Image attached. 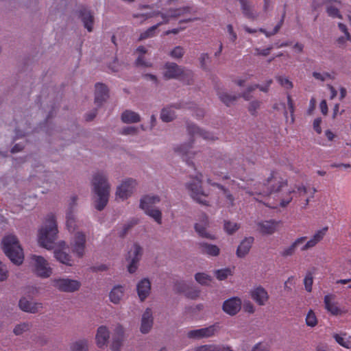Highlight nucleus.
Segmentation results:
<instances>
[{"label": "nucleus", "instance_id": "nucleus-1", "mask_svg": "<svg viewBox=\"0 0 351 351\" xmlns=\"http://www.w3.org/2000/svg\"><path fill=\"white\" fill-rule=\"evenodd\" d=\"M316 192L315 188L304 186L297 187V190L288 188V182L279 173L273 171L267 178L266 183H258L254 191L249 192L251 195H257L254 199L263 202L269 208H276L278 204L281 207L287 206L293 199L298 198L302 208H305Z\"/></svg>", "mask_w": 351, "mask_h": 351}, {"label": "nucleus", "instance_id": "nucleus-2", "mask_svg": "<svg viewBox=\"0 0 351 351\" xmlns=\"http://www.w3.org/2000/svg\"><path fill=\"white\" fill-rule=\"evenodd\" d=\"M195 12L192 7L186 6L179 9L169 10L167 13H162L159 11H154L142 14H134L133 15L134 18H141L143 21H145L149 18H152L158 15H160L163 20L162 22L158 23L156 25L152 26L145 32L141 33L139 36V40H142L153 36L157 28L162 23H167L170 19H176L180 16H187L188 15H191Z\"/></svg>", "mask_w": 351, "mask_h": 351}, {"label": "nucleus", "instance_id": "nucleus-3", "mask_svg": "<svg viewBox=\"0 0 351 351\" xmlns=\"http://www.w3.org/2000/svg\"><path fill=\"white\" fill-rule=\"evenodd\" d=\"M92 183L94 193L97 196L95 205V208L102 210L108 202L110 193V185L107 178L104 173L98 172L93 176Z\"/></svg>", "mask_w": 351, "mask_h": 351}, {"label": "nucleus", "instance_id": "nucleus-4", "mask_svg": "<svg viewBox=\"0 0 351 351\" xmlns=\"http://www.w3.org/2000/svg\"><path fill=\"white\" fill-rule=\"evenodd\" d=\"M58 226L53 214L47 216L45 225L40 229L38 234V243L46 248L51 249L56 239Z\"/></svg>", "mask_w": 351, "mask_h": 351}, {"label": "nucleus", "instance_id": "nucleus-5", "mask_svg": "<svg viewBox=\"0 0 351 351\" xmlns=\"http://www.w3.org/2000/svg\"><path fill=\"white\" fill-rule=\"evenodd\" d=\"M2 245L5 254L13 263L18 265L22 264L24 254L16 236H5L2 240Z\"/></svg>", "mask_w": 351, "mask_h": 351}, {"label": "nucleus", "instance_id": "nucleus-6", "mask_svg": "<svg viewBox=\"0 0 351 351\" xmlns=\"http://www.w3.org/2000/svg\"><path fill=\"white\" fill-rule=\"evenodd\" d=\"M160 202L157 195H145L141 199L140 206L145 213L152 217L158 223H162V213L154 205Z\"/></svg>", "mask_w": 351, "mask_h": 351}, {"label": "nucleus", "instance_id": "nucleus-7", "mask_svg": "<svg viewBox=\"0 0 351 351\" xmlns=\"http://www.w3.org/2000/svg\"><path fill=\"white\" fill-rule=\"evenodd\" d=\"M202 173L197 175L192 182L187 184V189L191 191V196L195 201L203 205H208L205 199L207 195L202 188Z\"/></svg>", "mask_w": 351, "mask_h": 351}, {"label": "nucleus", "instance_id": "nucleus-8", "mask_svg": "<svg viewBox=\"0 0 351 351\" xmlns=\"http://www.w3.org/2000/svg\"><path fill=\"white\" fill-rule=\"evenodd\" d=\"M165 77L167 79L179 78L183 80L184 76L191 77L193 73L190 70H185L177 64L168 62L165 64Z\"/></svg>", "mask_w": 351, "mask_h": 351}, {"label": "nucleus", "instance_id": "nucleus-9", "mask_svg": "<svg viewBox=\"0 0 351 351\" xmlns=\"http://www.w3.org/2000/svg\"><path fill=\"white\" fill-rule=\"evenodd\" d=\"M31 258L34 261L35 273L41 278H48L52 274V269L48 262L43 256L32 255Z\"/></svg>", "mask_w": 351, "mask_h": 351}, {"label": "nucleus", "instance_id": "nucleus-10", "mask_svg": "<svg viewBox=\"0 0 351 351\" xmlns=\"http://www.w3.org/2000/svg\"><path fill=\"white\" fill-rule=\"evenodd\" d=\"M335 299L336 295L335 294L326 295L324 298L325 309L332 315L335 316L346 314L348 311L345 308L339 307Z\"/></svg>", "mask_w": 351, "mask_h": 351}, {"label": "nucleus", "instance_id": "nucleus-11", "mask_svg": "<svg viewBox=\"0 0 351 351\" xmlns=\"http://www.w3.org/2000/svg\"><path fill=\"white\" fill-rule=\"evenodd\" d=\"M234 161H228V158L226 156H224L222 158H219L217 160L214 169V174L221 177L223 179H228L229 176L227 175V173L223 171L224 169H231L232 167L234 169Z\"/></svg>", "mask_w": 351, "mask_h": 351}, {"label": "nucleus", "instance_id": "nucleus-12", "mask_svg": "<svg viewBox=\"0 0 351 351\" xmlns=\"http://www.w3.org/2000/svg\"><path fill=\"white\" fill-rule=\"evenodd\" d=\"M53 285L61 291L73 292L80 287V282L69 278H60L53 281Z\"/></svg>", "mask_w": 351, "mask_h": 351}, {"label": "nucleus", "instance_id": "nucleus-13", "mask_svg": "<svg viewBox=\"0 0 351 351\" xmlns=\"http://www.w3.org/2000/svg\"><path fill=\"white\" fill-rule=\"evenodd\" d=\"M333 3H337L338 4H341V1L339 0H313V4L315 8H316L317 6H319L320 4H326V12L328 16L335 19H342V15L339 11V9L332 4Z\"/></svg>", "mask_w": 351, "mask_h": 351}, {"label": "nucleus", "instance_id": "nucleus-14", "mask_svg": "<svg viewBox=\"0 0 351 351\" xmlns=\"http://www.w3.org/2000/svg\"><path fill=\"white\" fill-rule=\"evenodd\" d=\"M136 184V180L132 178L125 180L117 187V196L122 199H127L132 193Z\"/></svg>", "mask_w": 351, "mask_h": 351}, {"label": "nucleus", "instance_id": "nucleus-15", "mask_svg": "<svg viewBox=\"0 0 351 351\" xmlns=\"http://www.w3.org/2000/svg\"><path fill=\"white\" fill-rule=\"evenodd\" d=\"M241 308V300L237 297H233L226 300L223 304V310L230 315H236Z\"/></svg>", "mask_w": 351, "mask_h": 351}, {"label": "nucleus", "instance_id": "nucleus-16", "mask_svg": "<svg viewBox=\"0 0 351 351\" xmlns=\"http://www.w3.org/2000/svg\"><path fill=\"white\" fill-rule=\"evenodd\" d=\"M216 331L215 326H210L200 329L191 330L188 332L187 337L190 339H202L213 336Z\"/></svg>", "mask_w": 351, "mask_h": 351}, {"label": "nucleus", "instance_id": "nucleus-17", "mask_svg": "<svg viewBox=\"0 0 351 351\" xmlns=\"http://www.w3.org/2000/svg\"><path fill=\"white\" fill-rule=\"evenodd\" d=\"M132 253L133 257L131 259V262L128 265V270L130 274H133L136 271L137 269V263L140 260V258L142 254V248L141 247L135 243L133 246V251H130L128 252L129 254V258H131Z\"/></svg>", "mask_w": 351, "mask_h": 351}, {"label": "nucleus", "instance_id": "nucleus-18", "mask_svg": "<svg viewBox=\"0 0 351 351\" xmlns=\"http://www.w3.org/2000/svg\"><path fill=\"white\" fill-rule=\"evenodd\" d=\"M250 294L252 298L261 306L264 305L269 299L267 291L261 286L254 287Z\"/></svg>", "mask_w": 351, "mask_h": 351}, {"label": "nucleus", "instance_id": "nucleus-19", "mask_svg": "<svg viewBox=\"0 0 351 351\" xmlns=\"http://www.w3.org/2000/svg\"><path fill=\"white\" fill-rule=\"evenodd\" d=\"M187 130L191 136L195 138L193 141H197L198 137H202L205 140H215V137L210 132L203 130L199 128L194 124H189L187 126Z\"/></svg>", "mask_w": 351, "mask_h": 351}, {"label": "nucleus", "instance_id": "nucleus-20", "mask_svg": "<svg viewBox=\"0 0 351 351\" xmlns=\"http://www.w3.org/2000/svg\"><path fill=\"white\" fill-rule=\"evenodd\" d=\"M327 230L328 227H324L322 229L317 230L313 234L312 238L301 247V250L306 251L310 248L315 247L319 242H320L323 239Z\"/></svg>", "mask_w": 351, "mask_h": 351}, {"label": "nucleus", "instance_id": "nucleus-21", "mask_svg": "<svg viewBox=\"0 0 351 351\" xmlns=\"http://www.w3.org/2000/svg\"><path fill=\"white\" fill-rule=\"evenodd\" d=\"M86 236L82 232H78L75 235V243L73 246V252L78 257H82L84 254Z\"/></svg>", "mask_w": 351, "mask_h": 351}, {"label": "nucleus", "instance_id": "nucleus-22", "mask_svg": "<svg viewBox=\"0 0 351 351\" xmlns=\"http://www.w3.org/2000/svg\"><path fill=\"white\" fill-rule=\"evenodd\" d=\"M175 289L179 293H184V295L191 299H195L199 296V291L191 287L183 282H178L175 285Z\"/></svg>", "mask_w": 351, "mask_h": 351}, {"label": "nucleus", "instance_id": "nucleus-23", "mask_svg": "<svg viewBox=\"0 0 351 351\" xmlns=\"http://www.w3.org/2000/svg\"><path fill=\"white\" fill-rule=\"evenodd\" d=\"M208 217L205 214H203L202 216V221L200 223H197L195 225V231L200 237L213 240L215 239V236L206 232V227L208 226Z\"/></svg>", "mask_w": 351, "mask_h": 351}, {"label": "nucleus", "instance_id": "nucleus-24", "mask_svg": "<svg viewBox=\"0 0 351 351\" xmlns=\"http://www.w3.org/2000/svg\"><path fill=\"white\" fill-rule=\"evenodd\" d=\"M108 90L105 84L102 83H97L95 84V103L97 106L101 105V104L108 98Z\"/></svg>", "mask_w": 351, "mask_h": 351}, {"label": "nucleus", "instance_id": "nucleus-25", "mask_svg": "<svg viewBox=\"0 0 351 351\" xmlns=\"http://www.w3.org/2000/svg\"><path fill=\"white\" fill-rule=\"evenodd\" d=\"M79 15L85 28H86L88 32H92L94 19L90 11L87 10L85 7H82L79 10Z\"/></svg>", "mask_w": 351, "mask_h": 351}, {"label": "nucleus", "instance_id": "nucleus-26", "mask_svg": "<svg viewBox=\"0 0 351 351\" xmlns=\"http://www.w3.org/2000/svg\"><path fill=\"white\" fill-rule=\"evenodd\" d=\"M153 324L152 312L150 308H147L142 316L141 331L142 333H147Z\"/></svg>", "mask_w": 351, "mask_h": 351}, {"label": "nucleus", "instance_id": "nucleus-27", "mask_svg": "<svg viewBox=\"0 0 351 351\" xmlns=\"http://www.w3.org/2000/svg\"><path fill=\"white\" fill-rule=\"evenodd\" d=\"M19 306L22 311L31 313H37L42 308L41 303H32L25 298L19 300Z\"/></svg>", "mask_w": 351, "mask_h": 351}, {"label": "nucleus", "instance_id": "nucleus-28", "mask_svg": "<svg viewBox=\"0 0 351 351\" xmlns=\"http://www.w3.org/2000/svg\"><path fill=\"white\" fill-rule=\"evenodd\" d=\"M278 223L274 220L260 222L258 224V230L263 234H271L276 230Z\"/></svg>", "mask_w": 351, "mask_h": 351}, {"label": "nucleus", "instance_id": "nucleus-29", "mask_svg": "<svg viewBox=\"0 0 351 351\" xmlns=\"http://www.w3.org/2000/svg\"><path fill=\"white\" fill-rule=\"evenodd\" d=\"M136 289L139 298L143 301L149 293L151 283L149 280L145 278L138 283Z\"/></svg>", "mask_w": 351, "mask_h": 351}, {"label": "nucleus", "instance_id": "nucleus-30", "mask_svg": "<svg viewBox=\"0 0 351 351\" xmlns=\"http://www.w3.org/2000/svg\"><path fill=\"white\" fill-rule=\"evenodd\" d=\"M241 3V10L243 15L250 20H254L257 14L254 12V9L248 0H238Z\"/></svg>", "mask_w": 351, "mask_h": 351}, {"label": "nucleus", "instance_id": "nucleus-31", "mask_svg": "<svg viewBox=\"0 0 351 351\" xmlns=\"http://www.w3.org/2000/svg\"><path fill=\"white\" fill-rule=\"evenodd\" d=\"M190 148H191V145L189 143L181 145L180 146L175 148V152L180 154L182 157L183 160H185L189 165L191 163V158L193 157L191 155L193 156L195 154L189 151Z\"/></svg>", "mask_w": 351, "mask_h": 351}, {"label": "nucleus", "instance_id": "nucleus-32", "mask_svg": "<svg viewBox=\"0 0 351 351\" xmlns=\"http://www.w3.org/2000/svg\"><path fill=\"white\" fill-rule=\"evenodd\" d=\"M253 241V237L245 238L243 240L237 248V255L239 257L245 256L249 252Z\"/></svg>", "mask_w": 351, "mask_h": 351}, {"label": "nucleus", "instance_id": "nucleus-33", "mask_svg": "<svg viewBox=\"0 0 351 351\" xmlns=\"http://www.w3.org/2000/svg\"><path fill=\"white\" fill-rule=\"evenodd\" d=\"M109 338V332L106 326H100L97 329L96 335L97 344L99 348L106 345Z\"/></svg>", "mask_w": 351, "mask_h": 351}, {"label": "nucleus", "instance_id": "nucleus-34", "mask_svg": "<svg viewBox=\"0 0 351 351\" xmlns=\"http://www.w3.org/2000/svg\"><path fill=\"white\" fill-rule=\"evenodd\" d=\"M306 239H307L306 237H299L297 239H295V241L293 242L290 246L285 248L281 252L282 256H289L293 255L295 253L297 247L299 245L303 244L306 241Z\"/></svg>", "mask_w": 351, "mask_h": 351}, {"label": "nucleus", "instance_id": "nucleus-35", "mask_svg": "<svg viewBox=\"0 0 351 351\" xmlns=\"http://www.w3.org/2000/svg\"><path fill=\"white\" fill-rule=\"evenodd\" d=\"M123 335V328L121 326H118L116 328V335L113 337L111 344V349L113 351H119L122 344V338Z\"/></svg>", "mask_w": 351, "mask_h": 351}, {"label": "nucleus", "instance_id": "nucleus-36", "mask_svg": "<svg viewBox=\"0 0 351 351\" xmlns=\"http://www.w3.org/2000/svg\"><path fill=\"white\" fill-rule=\"evenodd\" d=\"M271 84H272V80H269L267 81L266 86H259L258 84H254L253 86H251L248 87L247 89L246 90V91H245L243 93L242 97L245 100H250L252 97L250 94L252 91H254L255 89L258 88L261 91L266 93L268 91L269 87L270 86V85Z\"/></svg>", "mask_w": 351, "mask_h": 351}, {"label": "nucleus", "instance_id": "nucleus-37", "mask_svg": "<svg viewBox=\"0 0 351 351\" xmlns=\"http://www.w3.org/2000/svg\"><path fill=\"white\" fill-rule=\"evenodd\" d=\"M332 337L336 342L341 346L347 349L351 348V336L347 335L346 333L341 335L335 333Z\"/></svg>", "mask_w": 351, "mask_h": 351}, {"label": "nucleus", "instance_id": "nucleus-38", "mask_svg": "<svg viewBox=\"0 0 351 351\" xmlns=\"http://www.w3.org/2000/svg\"><path fill=\"white\" fill-rule=\"evenodd\" d=\"M199 247L203 254L213 256H216L219 254V248L215 245L201 243H199Z\"/></svg>", "mask_w": 351, "mask_h": 351}, {"label": "nucleus", "instance_id": "nucleus-39", "mask_svg": "<svg viewBox=\"0 0 351 351\" xmlns=\"http://www.w3.org/2000/svg\"><path fill=\"white\" fill-rule=\"evenodd\" d=\"M140 119L139 114L132 110H125L121 114V120L124 123H137Z\"/></svg>", "mask_w": 351, "mask_h": 351}, {"label": "nucleus", "instance_id": "nucleus-40", "mask_svg": "<svg viewBox=\"0 0 351 351\" xmlns=\"http://www.w3.org/2000/svg\"><path fill=\"white\" fill-rule=\"evenodd\" d=\"M123 294V288L121 286L114 287L110 293V301L114 304H118Z\"/></svg>", "mask_w": 351, "mask_h": 351}, {"label": "nucleus", "instance_id": "nucleus-41", "mask_svg": "<svg viewBox=\"0 0 351 351\" xmlns=\"http://www.w3.org/2000/svg\"><path fill=\"white\" fill-rule=\"evenodd\" d=\"M54 256L60 263L67 265H71V256L66 252L60 250H55Z\"/></svg>", "mask_w": 351, "mask_h": 351}, {"label": "nucleus", "instance_id": "nucleus-42", "mask_svg": "<svg viewBox=\"0 0 351 351\" xmlns=\"http://www.w3.org/2000/svg\"><path fill=\"white\" fill-rule=\"evenodd\" d=\"M175 117L174 111L170 108H165L162 110L160 118L164 122H170Z\"/></svg>", "mask_w": 351, "mask_h": 351}, {"label": "nucleus", "instance_id": "nucleus-43", "mask_svg": "<svg viewBox=\"0 0 351 351\" xmlns=\"http://www.w3.org/2000/svg\"><path fill=\"white\" fill-rule=\"evenodd\" d=\"M195 280L201 285H208L211 280V277L205 273H197L195 276Z\"/></svg>", "mask_w": 351, "mask_h": 351}, {"label": "nucleus", "instance_id": "nucleus-44", "mask_svg": "<svg viewBox=\"0 0 351 351\" xmlns=\"http://www.w3.org/2000/svg\"><path fill=\"white\" fill-rule=\"evenodd\" d=\"M216 278L219 280H223L228 276L232 275V271L230 268L218 269L215 271Z\"/></svg>", "mask_w": 351, "mask_h": 351}, {"label": "nucleus", "instance_id": "nucleus-45", "mask_svg": "<svg viewBox=\"0 0 351 351\" xmlns=\"http://www.w3.org/2000/svg\"><path fill=\"white\" fill-rule=\"evenodd\" d=\"M285 11H284L283 14H282V18L280 19V21L278 22V23L274 27V29H273V32H271V33H269L267 32L265 29H263V28H260L258 29L259 32L265 34L266 35V36L269 37L271 35H274L276 34V33L278 32V31L280 30V27H282V24H283V22H284V19H285Z\"/></svg>", "mask_w": 351, "mask_h": 351}, {"label": "nucleus", "instance_id": "nucleus-46", "mask_svg": "<svg viewBox=\"0 0 351 351\" xmlns=\"http://www.w3.org/2000/svg\"><path fill=\"white\" fill-rule=\"evenodd\" d=\"M285 11H284L283 14H282V18L280 19V21L278 22V23L274 27V29H273V32H271V33H269L267 32L265 29H263V28H260L258 29L259 32L265 34L266 35V36L269 37L271 35H274L276 34V33L278 32V31L280 30V27H282V24H283V22H284V19H285Z\"/></svg>", "mask_w": 351, "mask_h": 351}, {"label": "nucleus", "instance_id": "nucleus-47", "mask_svg": "<svg viewBox=\"0 0 351 351\" xmlns=\"http://www.w3.org/2000/svg\"><path fill=\"white\" fill-rule=\"evenodd\" d=\"M219 97L220 100L227 106L232 105L237 99L236 96H231L226 93H219Z\"/></svg>", "mask_w": 351, "mask_h": 351}, {"label": "nucleus", "instance_id": "nucleus-48", "mask_svg": "<svg viewBox=\"0 0 351 351\" xmlns=\"http://www.w3.org/2000/svg\"><path fill=\"white\" fill-rule=\"evenodd\" d=\"M72 351H87L88 344L85 340H80L75 342L71 346Z\"/></svg>", "mask_w": 351, "mask_h": 351}, {"label": "nucleus", "instance_id": "nucleus-49", "mask_svg": "<svg viewBox=\"0 0 351 351\" xmlns=\"http://www.w3.org/2000/svg\"><path fill=\"white\" fill-rule=\"evenodd\" d=\"M277 82L285 88L286 89H291L293 87V84L291 81H290L288 78L284 77L281 75H278L276 77Z\"/></svg>", "mask_w": 351, "mask_h": 351}, {"label": "nucleus", "instance_id": "nucleus-50", "mask_svg": "<svg viewBox=\"0 0 351 351\" xmlns=\"http://www.w3.org/2000/svg\"><path fill=\"white\" fill-rule=\"evenodd\" d=\"M313 282V274L311 271L307 272L304 279L305 289L308 292H311Z\"/></svg>", "mask_w": 351, "mask_h": 351}, {"label": "nucleus", "instance_id": "nucleus-51", "mask_svg": "<svg viewBox=\"0 0 351 351\" xmlns=\"http://www.w3.org/2000/svg\"><path fill=\"white\" fill-rule=\"evenodd\" d=\"M306 324L307 326L313 327L317 325V319L315 314L312 310H310L306 317Z\"/></svg>", "mask_w": 351, "mask_h": 351}, {"label": "nucleus", "instance_id": "nucleus-52", "mask_svg": "<svg viewBox=\"0 0 351 351\" xmlns=\"http://www.w3.org/2000/svg\"><path fill=\"white\" fill-rule=\"evenodd\" d=\"M208 182L209 184H210L211 185L217 186L218 188H219L221 190H223V193H224L227 200L230 202V205H232V206L233 205L234 197H233L231 193H230V192L228 190L224 189L223 186H221V184H216V183H212L211 180L210 179H208Z\"/></svg>", "mask_w": 351, "mask_h": 351}, {"label": "nucleus", "instance_id": "nucleus-53", "mask_svg": "<svg viewBox=\"0 0 351 351\" xmlns=\"http://www.w3.org/2000/svg\"><path fill=\"white\" fill-rule=\"evenodd\" d=\"M66 227L69 232H73L75 229V221L73 217L71 211L66 214Z\"/></svg>", "mask_w": 351, "mask_h": 351}, {"label": "nucleus", "instance_id": "nucleus-54", "mask_svg": "<svg viewBox=\"0 0 351 351\" xmlns=\"http://www.w3.org/2000/svg\"><path fill=\"white\" fill-rule=\"evenodd\" d=\"M224 229L227 233L231 234L239 229V225L237 223L225 221Z\"/></svg>", "mask_w": 351, "mask_h": 351}, {"label": "nucleus", "instance_id": "nucleus-55", "mask_svg": "<svg viewBox=\"0 0 351 351\" xmlns=\"http://www.w3.org/2000/svg\"><path fill=\"white\" fill-rule=\"evenodd\" d=\"M30 326L28 323H23L17 325L14 328V333L16 335H21L23 332L27 331L29 329Z\"/></svg>", "mask_w": 351, "mask_h": 351}, {"label": "nucleus", "instance_id": "nucleus-56", "mask_svg": "<svg viewBox=\"0 0 351 351\" xmlns=\"http://www.w3.org/2000/svg\"><path fill=\"white\" fill-rule=\"evenodd\" d=\"M313 76L315 79L318 80L319 81L324 82L326 78L333 79L334 77L331 75L330 73L327 72L319 73L317 71H314L313 73Z\"/></svg>", "mask_w": 351, "mask_h": 351}, {"label": "nucleus", "instance_id": "nucleus-57", "mask_svg": "<svg viewBox=\"0 0 351 351\" xmlns=\"http://www.w3.org/2000/svg\"><path fill=\"white\" fill-rule=\"evenodd\" d=\"M184 53V49L180 46H177L170 52V56L173 58H180Z\"/></svg>", "mask_w": 351, "mask_h": 351}, {"label": "nucleus", "instance_id": "nucleus-58", "mask_svg": "<svg viewBox=\"0 0 351 351\" xmlns=\"http://www.w3.org/2000/svg\"><path fill=\"white\" fill-rule=\"evenodd\" d=\"M135 64L138 66L151 67L152 64L150 62L146 61L143 55H140L136 60Z\"/></svg>", "mask_w": 351, "mask_h": 351}, {"label": "nucleus", "instance_id": "nucleus-59", "mask_svg": "<svg viewBox=\"0 0 351 351\" xmlns=\"http://www.w3.org/2000/svg\"><path fill=\"white\" fill-rule=\"evenodd\" d=\"M8 277L7 266L0 261V281L5 280Z\"/></svg>", "mask_w": 351, "mask_h": 351}, {"label": "nucleus", "instance_id": "nucleus-60", "mask_svg": "<svg viewBox=\"0 0 351 351\" xmlns=\"http://www.w3.org/2000/svg\"><path fill=\"white\" fill-rule=\"evenodd\" d=\"M273 49L272 47H267L266 49H261L259 48L255 49V55L267 56L270 53L271 50Z\"/></svg>", "mask_w": 351, "mask_h": 351}, {"label": "nucleus", "instance_id": "nucleus-61", "mask_svg": "<svg viewBox=\"0 0 351 351\" xmlns=\"http://www.w3.org/2000/svg\"><path fill=\"white\" fill-rule=\"evenodd\" d=\"M260 106V102L258 101H253L250 104L249 111L252 115H254L256 110Z\"/></svg>", "mask_w": 351, "mask_h": 351}, {"label": "nucleus", "instance_id": "nucleus-62", "mask_svg": "<svg viewBox=\"0 0 351 351\" xmlns=\"http://www.w3.org/2000/svg\"><path fill=\"white\" fill-rule=\"evenodd\" d=\"M321 123V118H317L313 121V129L319 134L322 133Z\"/></svg>", "mask_w": 351, "mask_h": 351}, {"label": "nucleus", "instance_id": "nucleus-63", "mask_svg": "<svg viewBox=\"0 0 351 351\" xmlns=\"http://www.w3.org/2000/svg\"><path fill=\"white\" fill-rule=\"evenodd\" d=\"M252 351H269L268 346L266 343H257L252 349Z\"/></svg>", "mask_w": 351, "mask_h": 351}, {"label": "nucleus", "instance_id": "nucleus-64", "mask_svg": "<svg viewBox=\"0 0 351 351\" xmlns=\"http://www.w3.org/2000/svg\"><path fill=\"white\" fill-rule=\"evenodd\" d=\"M213 345H204L195 348V351H214Z\"/></svg>", "mask_w": 351, "mask_h": 351}]
</instances>
